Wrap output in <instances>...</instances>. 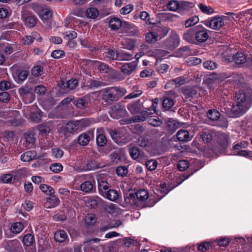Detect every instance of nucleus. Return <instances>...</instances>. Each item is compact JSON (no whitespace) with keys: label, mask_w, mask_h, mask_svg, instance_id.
<instances>
[{"label":"nucleus","mask_w":252,"mask_h":252,"mask_svg":"<svg viewBox=\"0 0 252 252\" xmlns=\"http://www.w3.org/2000/svg\"><path fill=\"white\" fill-rule=\"evenodd\" d=\"M18 93L24 101L28 103L33 99L32 94L30 92L28 87L21 88L18 90Z\"/></svg>","instance_id":"9b49d317"},{"label":"nucleus","mask_w":252,"mask_h":252,"mask_svg":"<svg viewBox=\"0 0 252 252\" xmlns=\"http://www.w3.org/2000/svg\"><path fill=\"white\" fill-rule=\"evenodd\" d=\"M152 114L151 109L146 108L145 110L140 112L139 115L133 116L131 119L126 121V122L127 124L142 122L147 120L150 125L155 127L160 126L162 123L161 120L158 117L153 118L151 116Z\"/></svg>","instance_id":"f03ea898"},{"label":"nucleus","mask_w":252,"mask_h":252,"mask_svg":"<svg viewBox=\"0 0 252 252\" xmlns=\"http://www.w3.org/2000/svg\"><path fill=\"white\" fill-rule=\"evenodd\" d=\"M100 201L101 199L97 196H94L88 199V202L89 204V205L94 208L97 206V204L100 203Z\"/></svg>","instance_id":"8fccbe9b"},{"label":"nucleus","mask_w":252,"mask_h":252,"mask_svg":"<svg viewBox=\"0 0 252 252\" xmlns=\"http://www.w3.org/2000/svg\"><path fill=\"white\" fill-rule=\"evenodd\" d=\"M32 72L33 75L38 76L42 74L43 68L40 65L35 66L33 67Z\"/></svg>","instance_id":"0e129e2a"},{"label":"nucleus","mask_w":252,"mask_h":252,"mask_svg":"<svg viewBox=\"0 0 252 252\" xmlns=\"http://www.w3.org/2000/svg\"><path fill=\"white\" fill-rule=\"evenodd\" d=\"M91 62L93 63L97 67L98 69L100 72L105 73L108 72L109 67L106 63H100L97 61H91Z\"/></svg>","instance_id":"473e14b6"},{"label":"nucleus","mask_w":252,"mask_h":252,"mask_svg":"<svg viewBox=\"0 0 252 252\" xmlns=\"http://www.w3.org/2000/svg\"><path fill=\"white\" fill-rule=\"evenodd\" d=\"M35 152L29 151L23 153L21 156V159L24 162H28L36 158Z\"/></svg>","instance_id":"b1692460"},{"label":"nucleus","mask_w":252,"mask_h":252,"mask_svg":"<svg viewBox=\"0 0 252 252\" xmlns=\"http://www.w3.org/2000/svg\"><path fill=\"white\" fill-rule=\"evenodd\" d=\"M136 65L137 63L135 62L126 63L121 67V70L124 73L129 75L135 69Z\"/></svg>","instance_id":"a211bd4d"},{"label":"nucleus","mask_w":252,"mask_h":252,"mask_svg":"<svg viewBox=\"0 0 252 252\" xmlns=\"http://www.w3.org/2000/svg\"><path fill=\"white\" fill-rule=\"evenodd\" d=\"M199 21L198 16L194 15L187 20L185 22V26L186 28H189L197 24Z\"/></svg>","instance_id":"58836bf2"},{"label":"nucleus","mask_w":252,"mask_h":252,"mask_svg":"<svg viewBox=\"0 0 252 252\" xmlns=\"http://www.w3.org/2000/svg\"><path fill=\"white\" fill-rule=\"evenodd\" d=\"M102 196L111 201H114L119 198V194L115 190L109 189Z\"/></svg>","instance_id":"a878e982"},{"label":"nucleus","mask_w":252,"mask_h":252,"mask_svg":"<svg viewBox=\"0 0 252 252\" xmlns=\"http://www.w3.org/2000/svg\"><path fill=\"white\" fill-rule=\"evenodd\" d=\"M198 6L201 12L204 13L209 14L213 13L214 12V9L212 7L207 6L202 3H200Z\"/></svg>","instance_id":"3c124183"},{"label":"nucleus","mask_w":252,"mask_h":252,"mask_svg":"<svg viewBox=\"0 0 252 252\" xmlns=\"http://www.w3.org/2000/svg\"><path fill=\"white\" fill-rule=\"evenodd\" d=\"M23 243L25 246H31L34 243V238L32 235L27 234L23 238Z\"/></svg>","instance_id":"e433bc0d"},{"label":"nucleus","mask_w":252,"mask_h":252,"mask_svg":"<svg viewBox=\"0 0 252 252\" xmlns=\"http://www.w3.org/2000/svg\"><path fill=\"white\" fill-rule=\"evenodd\" d=\"M189 166V163L186 160H181L178 162L177 167L180 171H184Z\"/></svg>","instance_id":"052dcab7"},{"label":"nucleus","mask_w":252,"mask_h":252,"mask_svg":"<svg viewBox=\"0 0 252 252\" xmlns=\"http://www.w3.org/2000/svg\"><path fill=\"white\" fill-rule=\"evenodd\" d=\"M29 7L30 5L23 7L21 17L26 26L32 28L36 24L37 20L35 16L27 9Z\"/></svg>","instance_id":"20e7f679"},{"label":"nucleus","mask_w":252,"mask_h":252,"mask_svg":"<svg viewBox=\"0 0 252 252\" xmlns=\"http://www.w3.org/2000/svg\"><path fill=\"white\" fill-rule=\"evenodd\" d=\"M148 198V191L144 189H141L138 190L136 192L129 193L126 200L129 203L134 204L137 207L144 208L149 207V206L143 204Z\"/></svg>","instance_id":"7ed1b4c3"},{"label":"nucleus","mask_w":252,"mask_h":252,"mask_svg":"<svg viewBox=\"0 0 252 252\" xmlns=\"http://www.w3.org/2000/svg\"><path fill=\"white\" fill-rule=\"evenodd\" d=\"M67 238V234L63 230H59L55 233L54 239L59 242H63Z\"/></svg>","instance_id":"7c9ffc66"},{"label":"nucleus","mask_w":252,"mask_h":252,"mask_svg":"<svg viewBox=\"0 0 252 252\" xmlns=\"http://www.w3.org/2000/svg\"><path fill=\"white\" fill-rule=\"evenodd\" d=\"M173 106V100L171 97H166L162 101V106L165 110H167Z\"/></svg>","instance_id":"a18cd8bd"},{"label":"nucleus","mask_w":252,"mask_h":252,"mask_svg":"<svg viewBox=\"0 0 252 252\" xmlns=\"http://www.w3.org/2000/svg\"><path fill=\"white\" fill-rule=\"evenodd\" d=\"M60 201L59 199L55 195H52L46 198L44 203V206L47 208H52L59 205Z\"/></svg>","instance_id":"dca6fc26"},{"label":"nucleus","mask_w":252,"mask_h":252,"mask_svg":"<svg viewBox=\"0 0 252 252\" xmlns=\"http://www.w3.org/2000/svg\"><path fill=\"white\" fill-rule=\"evenodd\" d=\"M252 105V90L248 89L236 94V103L231 109L230 117H239L245 113Z\"/></svg>","instance_id":"f257e3e1"},{"label":"nucleus","mask_w":252,"mask_h":252,"mask_svg":"<svg viewBox=\"0 0 252 252\" xmlns=\"http://www.w3.org/2000/svg\"><path fill=\"white\" fill-rule=\"evenodd\" d=\"M87 167L88 170H94L98 168L99 165L96 161L91 160L87 163Z\"/></svg>","instance_id":"4d7b16f0"},{"label":"nucleus","mask_w":252,"mask_h":252,"mask_svg":"<svg viewBox=\"0 0 252 252\" xmlns=\"http://www.w3.org/2000/svg\"><path fill=\"white\" fill-rule=\"evenodd\" d=\"M121 44L124 49L132 50L135 47V42L130 39H124L121 41Z\"/></svg>","instance_id":"c756f323"},{"label":"nucleus","mask_w":252,"mask_h":252,"mask_svg":"<svg viewBox=\"0 0 252 252\" xmlns=\"http://www.w3.org/2000/svg\"><path fill=\"white\" fill-rule=\"evenodd\" d=\"M96 141L97 145L100 147H103L107 143L106 138L102 134H99L97 136Z\"/></svg>","instance_id":"de8ad7c7"},{"label":"nucleus","mask_w":252,"mask_h":252,"mask_svg":"<svg viewBox=\"0 0 252 252\" xmlns=\"http://www.w3.org/2000/svg\"><path fill=\"white\" fill-rule=\"evenodd\" d=\"M1 180L4 183H10L13 182L15 178L12 174H6L1 176Z\"/></svg>","instance_id":"603ef678"},{"label":"nucleus","mask_w":252,"mask_h":252,"mask_svg":"<svg viewBox=\"0 0 252 252\" xmlns=\"http://www.w3.org/2000/svg\"><path fill=\"white\" fill-rule=\"evenodd\" d=\"M227 60V59H226ZM228 60L229 62L233 61L237 64H241L245 63L247 61L246 55L242 52L237 53L236 55L229 56Z\"/></svg>","instance_id":"2eb2a0df"},{"label":"nucleus","mask_w":252,"mask_h":252,"mask_svg":"<svg viewBox=\"0 0 252 252\" xmlns=\"http://www.w3.org/2000/svg\"><path fill=\"white\" fill-rule=\"evenodd\" d=\"M99 14L98 10L95 7H90L86 11V16L92 19H95Z\"/></svg>","instance_id":"c85d7f7f"},{"label":"nucleus","mask_w":252,"mask_h":252,"mask_svg":"<svg viewBox=\"0 0 252 252\" xmlns=\"http://www.w3.org/2000/svg\"><path fill=\"white\" fill-rule=\"evenodd\" d=\"M10 95L6 92H2L0 93V101L3 103H8L10 100Z\"/></svg>","instance_id":"6e6d98bb"},{"label":"nucleus","mask_w":252,"mask_h":252,"mask_svg":"<svg viewBox=\"0 0 252 252\" xmlns=\"http://www.w3.org/2000/svg\"><path fill=\"white\" fill-rule=\"evenodd\" d=\"M126 111L125 108L121 105L116 104L110 108L109 114L114 119H119L126 115Z\"/></svg>","instance_id":"6e6552de"},{"label":"nucleus","mask_w":252,"mask_h":252,"mask_svg":"<svg viewBox=\"0 0 252 252\" xmlns=\"http://www.w3.org/2000/svg\"><path fill=\"white\" fill-rule=\"evenodd\" d=\"M90 98L88 95L79 98L74 101V104L80 109H84L88 107Z\"/></svg>","instance_id":"4468645a"},{"label":"nucleus","mask_w":252,"mask_h":252,"mask_svg":"<svg viewBox=\"0 0 252 252\" xmlns=\"http://www.w3.org/2000/svg\"><path fill=\"white\" fill-rule=\"evenodd\" d=\"M158 34L155 32H150L146 34V39L150 43H155L157 41Z\"/></svg>","instance_id":"c03bdc74"},{"label":"nucleus","mask_w":252,"mask_h":252,"mask_svg":"<svg viewBox=\"0 0 252 252\" xmlns=\"http://www.w3.org/2000/svg\"><path fill=\"white\" fill-rule=\"evenodd\" d=\"M78 131L79 130L75 121H70L59 130V133L64 137H67L70 134H74Z\"/></svg>","instance_id":"423d86ee"},{"label":"nucleus","mask_w":252,"mask_h":252,"mask_svg":"<svg viewBox=\"0 0 252 252\" xmlns=\"http://www.w3.org/2000/svg\"><path fill=\"white\" fill-rule=\"evenodd\" d=\"M191 54L189 48L187 46H185L183 48H180L174 53V57L179 58H186Z\"/></svg>","instance_id":"5701e85b"},{"label":"nucleus","mask_w":252,"mask_h":252,"mask_svg":"<svg viewBox=\"0 0 252 252\" xmlns=\"http://www.w3.org/2000/svg\"><path fill=\"white\" fill-rule=\"evenodd\" d=\"M226 18L227 17L225 16H216L210 20L205 21L204 24L208 28L213 30H218L224 25V21Z\"/></svg>","instance_id":"39448f33"},{"label":"nucleus","mask_w":252,"mask_h":252,"mask_svg":"<svg viewBox=\"0 0 252 252\" xmlns=\"http://www.w3.org/2000/svg\"><path fill=\"white\" fill-rule=\"evenodd\" d=\"M177 138L180 141L186 142L191 139L189 132L185 129L179 130L176 134Z\"/></svg>","instance_id":"412c9836"},{"label":"nucleus","mask_w":252,"mask_h":252,"mask_svg":"<svg viewBox=\"0 0 252 252\" xmlns=\"http://www.w3.org/2000/svg\"><path fill=\"white\" fill-rule=\"evenodd\" d=\"M127 168L125 166H119L116 169V173L118 176H124L127 174Z\"/></svg>","instance_id":"69168bd1"},{"label":"nucleus","mask_w":252,"mask_h":252,"mask_svg":"<svg viewBox=\"0 0 252 252\" xmlns=\"http://www.w3.org/2000/svg\"><path fill=\"white\" fill-rule=\"evenodd\" d=\"M207 117L209 119L212 121H217L220 118V113L217 110H210L207 113Z\"/></svg>","instance_id":"c9c22d12"},{"label":"nucleus","mask_w":252,"mask_h":252,"mask_svg":"<svg viewBox=\"0 0 252 252\" xmlns=\"http://www.w3.org/2000/svg\"><path fill=\"white\" fill-rule=\"evenodd\" d=\"M98 189L100 193L102 195L108 191L110 188L109 184L106 181L98 178Z\"/></svg>","instance_id":"aec40b11"},{"label":"nucleus","mask_w":252,"mask_h":252,"mask_svg":"<svg viewBox=\"0 0 252 252\" xmlns=\"http://www.w3.org/2000/svg\"><path fill=\"white\" fill-rule=\"evenodd\" d=\"M115 94L118 99L121 97L124 96L127 92L126 89L122 87H113Z\"/></svg>","instance_id":"09e8293b"},{"label":"nucleus","mask_w":252,"mask_h":252,"mask_svg":"<svg viewBox=\"0 0 252 252\" xmlns=\"http://www.w3.org/2000/svg\"><path fill=\"white\" fill-rule=\"evenodd\" d=\"M26 147L28 148H32L35 141V138L33 133H28L25 136Z\"/></svg>","instance_id":"2f4dec72"},{"label":"nucleus","mask_w":252,"mask_h":252,"mask_svg":"<svg viewBox=\"0 0 252 252\" xmlns=\"http://www.w3.org/2000/svg\"><path fill=\"white\" fill-rule=\"evenodd\" d=\"M157 162L156 160L152 159L146 162V166L147 169L150 171L155 170L157 167Z\"/></svg>","instance_id":"5fc2aeb1"},{"label":"nucleus","mask_w":252,"mask_h":252,"mask_svg":"<svg viewBox=\"0 0 252 252\" xmlns=\"http://www.w3.org/2000/svg\"><path fill=\"white\" fill-rule=\"evenodd\" d=\"M39 188L42 191L49 195H53L55 193L54 189L52 187L46 184L40 185Z\"/></svg>","instance_id":"f704fd0d"},{"label":"nucleus","mask_w":252,"mask_h":252,"mask_svg":"<svg viewBox=\"0 0 252 252\" xmlns=\"http://www.w3.org/2000/svg\"><path fill=\"white\" fill-rule=\"evenodd\" d=\"M64 52L61 50H56L51 53V56L55 59H59L64 56Z\"/></svg>","instance_id":"e2e57ef3"},{"label":"nucleus","mask_w":252,"mask_h":252,"mask_svg":"<svg viewBox=\"0 0 252 252\" xmlns=\"http://www.w3.org/2000/svg\"><path fill=\"white\" fill-rule=\"evenodd\" d=\"M189 2L184 0H174V11L183 13L189 8Z\"/></svg>","instance_id":"9d476101"},{"label":"nucleus","mask_w":252,"mask_h":252,"mask_svg":"<svg viewBox=\"0 0 252 252\" xmlns=\"http://www.w3.org/2000/svg\"><path fill=\"white\" fill-rule=\"evenodd\" d=\"M129 154L133 159H137L139 158L140 153L139 150L136 147H133L129 149Z\"/></svg>","instance_id":"49530a36"},{"label":"nucleus","mask_w":252,"mask_h":252,"mask_svg":"<svg viewBox=\"0 0 252 252\" xmlns=\"http://www.w3.org/2000/svg\"><path fill=\"white\" fill-rule=\"evenodd\" d=\"M157 190L158 193H160L163 196L166 194L171 190V189L166 184L163 183L157 187Z\"/></svg>","instance_id":"a19ab883"},{"label":"nucleus","mask_w":252,"mask_h":252,"mask_svg":"<svg viewBox=\"0 0 252 252\" xmlns=\"http://www.w3.org/2000/svg\"><path fill=\"white\" fill-rule=\"evenodd\" d=\"M40 132L43 134L48 133L50 131L49 126L46 124H41L38 126Z\"/></svg>","instance_id":"774afa93"},{"label":"nucleus","mask_w":252,"mask_h":252,"mask_svg":"<svg viewBox=\"0 0 252 252\" xmlns=\"http://www.w3.org/2000/svg\"><path fill=\"white\" fill-rule=\"evenodd\" d=\"M133 55L129 53L122 51L119 52L118 60L129 61L133 59Z\"/></svg>","instance_id":"72a5a7b5"},{"label":"nucleus","mask_w":252,"mask_h":252,"mask_svg":"<svg viewBox=\"0 0 252 252\" xmlns=\"http://www.w3.org/2000/svg\"><path fill=\"white\" fill-rule=\"evenodd\" d=\"M127 109L132 114L137 113L140 110V105L137 102L129 104L127 105Z\"/></svg>","instance_id":"79ce46f5"},{"label":"nucleus","mask_w":252,"mask_h":252,"mask_svg":"<svg viewBox=\"0 0 252 252\" xmlns=\"http://www.w3.org/2000/svg\"><path fill=\"white\" fill-rule=\"evenodd\" d=\"M103 55L106 60H118L119 52L111 49H106Z\"/></svg>","instance_id":"f3484780"},{"label":"nucleus","mask_w":252,"mask_h":252,"mask_svg":"<svg viewBox=\"0 0 252 252\" xmlns=\"http://www.w3.org/2000/svg\"><path fill=\"white\" fill-rule=\"evenodd\" d=\"M204 67L208 70H214L218 67V64L214 61L208 60L203 63Z\"/></svg>","instance_id":"37998d69"},{"label":"nucleus","mask_w":252,"mask_h":252,"mask_svg":"<svg viewBox=\"0 0 252 252\" xmlns=\"http://www.w3.org/2000/svg\"><path fill=\"white\" fill-rule=\"evenodd\" d=\"M24 228V224L21 222H16L11 224L10 230L14 234L20 233Z\"/></svg>","instance_id":"bb28decb"},{"label":"nucleus","mask_w":252,"mask_h":252,"mask_svg":"<svg viewBox=\"0 0 252 252\" xmlns=\"http://www.w3.org/2000/svg\"><path fill=\"white\" fill-rule=\"evenodd\" d=\"M50 169L55 173H59L63 170V166L60 163H53L50 165Z\"/></svg>","instance_id":"13d9d810"},{"label":"nucleus","mask_w":252,"mask_h":252,"mask_svg":"<svg viewBox=\"0 0 252 252\" xmlns=\"http://www.w3.org/2000/svg\"><path fill=\"white\" fill-rule=\"evenodd\" d=\"M102 99L105 102L117 100L113 88H106L102 91Z\"/></svg>","instance_id":"1a4fd4ad"},{"label":"nucleus","mask_w":252,"mask_h":252,"mask_svg":"<svg viewBox=\"0 0 252 252\" xmlns=\"http://www.w3.org/2000/svg\"><path fill=\"white\" fill-rule=\"evenodd\" d=\"M75 121L79 131H81L89 126L92 123L91 121L88 119H82Z\"/></svg>","instance_id":"cd10ccee"},{"label":"nucleus","mask_w":252,"mask_h":252,"mask_svg":"<svg viewBox=\"0 0 252 252\" xmlns=\"http://www.w3.org/2000/svg\"><path fill=\"white\" fill-rule=\"evenodd\" d=\"M201 137L202 140L205 143H208L212 139V134L208 131L202 132L201 135Z\"/></svg>","instance_id":"680f3d73"},{"label":"nucleus","mask_w":252,"mask_h":252,"mask_svg":"<svg viewBox=\"0 0 252 252\" xmlns=\"http://www.w3.org/2000/svg\"><path fill=\"white\" fill-rule=\"evenodd\" d=\"M123 24L121 19L117 17H111L109 22L110 28L113 30H117Z\"/></svg>","instance_id":"4be33fe9"},{"label":"nucleus","mask_w":252,"mask_h":252,"mask_svg":"<svg viewBox=\"0 0 252 252\" xmlns=\"http://www.w3.org/2000/svg\"><path fill=\"white\" fill-rule=\"evenodd\" d=\"M52 14L50 9H44L41 11L39 17L43 21H46L51 18Z\"/></svg>","instance_id":"4c0bfd02"},{"label":"nucleus","mask_w":252,"mask_h":252,"mask_svg":"<svg viewBox=\"0 0 252 252\" xmlns=\"http://www.w3.org/2000/svg\"><path fill=\"white\" fill-rule=\"evenodd\" d=\"M64 38L68 40H73L77 37V34L76 32L72 31H68L64 33Z\"/></svg>","instance_id":"bf43d9fd"},{"label":"nucleus","mask_w":252,"mask_h":252,"mask_svg":"<svg viewBox=\"0 0 252 252\" xmlns=\"http://www.w3.org/2000/svg\"><path fill=\"white\" fill-rule=\"evenodd\" d=\"M123 223L120 220H116L112 221L107 226H102L100 228V230L102 231H106V230L111 228L118 227L122 225Z\"/></svg>","instance_id":"ea45409f"},{"label":"nucleus","mask_w":252,"mask_h":252,"mask_svg":"<svg viewBox=\"0 0 252 252\" xmlns=\"http://www.w3.org/2000/svg\"><path fill=\"white\" fill-rule=\"evenodd\" d=\"M95 181L93 178L89 181H85L81 184V190L86 193L92 192L95 189Z\"/></svg>","instance_id":"ddd939ff"},{"label":"nucleus","mask_w":252,"mask_h":252,"mask_svg":"<svg viewBox=\"0 0 252 252\" xmlns=\"http://www.w3.org/2000/svg\"><path fill=\"white\" fill-rule=\"evenodd\" d=\"M96 218L94 214H88L85 218V221L88 225H93L96 222Z\"/></svg>","instance_id":"864d4df0"},{"label":"nucleus","mask_w":252,"mask_h":252,"mask_svg":"<svg viewBox=\"0 0 252 252\" xmlns=\"http://www.w3.org/2000/svg\"><path fill=\"white\" fill-rule=\"evenodd\" d=\"M132 10V5L130 4H128L121 9L120 13L123 15L127 14L131 12Z\"/></svg>","instance_id":"338daca9"},{"label":"nucleus","mask_w":252,"mask_h":252,"mask_svg":"<svg viewBox=\"0 0 252 252\" xmlns=\"http://www.w3.org/2000/svg\"><path fill=\"white\" fill-rule=\"evenodd\" d=\"M218 143L222 148L225 150L228 147L229 144V137L227 134L222 132H218Z\"/></svg>","instance_id":"f8f14e48"},{"label":"nucleus","mask_w":252,"mask_h":252,"mask_svg":"<svg viewBox=\"0 0 252 252\" xmlns=\"http://www.w3.org/2000/svg\"><path fill=\"white\" fill-rule=\"evenodd\" d=\"M183 38L189 43H195L194 27L185 32Z\"/></svg>","instance_id":"6ab92c4d"},{"label":"nucleus","mask_w":252,"mask_h":252,"mask_svg":"<svg viewBox=\"0 0 252 252\" xmlns=\"http://www.w3.org/2000/svg\"><path fill=\"white\" fill-rule=\"evenodd\" d=\"M195 41L202 43L206 41L209 38L208 30L201 25L194 27Z\"/></svg>","instance_id":"0eeeda50"},{"label":"nucleus","mask_w":252,"mask_h":252,"mask_svg":"<svg viewBox=\"0 0 252 252\" xmlns=\"http://www.w3.org/2000/svg\"><path fill=\"white\" fill-rule=\"evenodd\" d=\"M91 133H83L79 136L78 138V143L82 146L87 145L91 139Z\"/></svg>","instance_id":"393cba45"}]
</instances>
